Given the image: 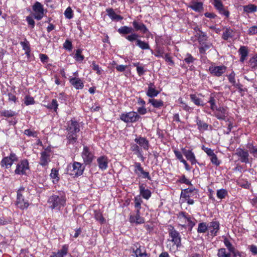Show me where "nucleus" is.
Masks as SVG:
<instances>
[{
    "instance_id": "obj_63",
    "label": "nucleus",
    "mask_w": 257,
    "mask_h": 257,
    "mask_svg": "<svg viewBox=\"0 0 257 257\" xmlns=\"http://www.w3.org/2000/svg\"><path fill=\"white\" fill-rule=\"evenodd\" d=\"M24 134L28 136H29V137H36L37 135H36V132H33L31 130H29V129H27V130H26L24 132Z\"/></svg>"
},
{
    "instance_id": "obj_18",
    "label": "nucleus",
    "mask_w": 257,
    "mask_h": 257,
    "mask_svg": "<svg viewBox=\"0 0 257 257\" xmlns=\"http://www.w3.org/2000/svg\"><path fill=\"white\" fill-rule=\"evenodd\" d=\"M182 152L183 154L186 157V159L189 161L192 165L197 163L195 155L191 150L182 148Z\"/></svg>"
},
{
    "instance_id": "obj_8",
    "label": "nucleus",
    "mask_w": 257,
    "mask_h": 257,
    "mask_svg": "<svg viewBox=\"0 0 257 257\" xmlns=\"http://www.w3.org/2000/svg\"><path fill=\"white\" fill-rule=\"evenodd\" d=\"M169 234L171 238V240L174 242V244L177 247H180L181 246V238L180 233L172 227V229L169 230Z\"/></svg>"
},
{
    "instance_id": "obj_54",
    "label": "nucleus",
    "mask_w": 257,
    "mask_h": 257,
    "mask_svg": "<svg viewBox=\"0 0 257 257\" xmlns=\"http://www.w3.org/2000/svg\"><path fill=\"white\" fill-rule=\"evenodd\" d=\"M26 21L28 22V25L31 27V28H34L35 25V22L32 16H29L26 17Z\"/></svg>"
},
{
    "instance_id": "obj_38",
    "label": "nucleus",
    "mask_w": 257,
    "mask_h": 257,
    "mask_svg": "<svg viewBox=\"0 0 257 257\" xmlns=\"http://www.w3.org/2000/svg\"><path fill=\"white\" fill-rule=\"evenodd\" d=\"M208 229V224L205 222H201L198 224L197 232L198 233H205Z\"/></svg>"
},
{
    "instance_id": "obj_58",
    "label": "nucleus",
    "mask_w": 257,
    "mask_h": 257,
    "mask_svg": "<svg viewBox=\"0 0 257 257\" xmlns=\"http://www.w3.org/2000/svg\"><path fill=\"white\" fill-rule=\"evenodd\" d=\"M210 160L212 164L216 166H218L220 164V162L218 161L217 156L214 154L213 156L210 157Z\"/></svg>"
},
{
    "instance_id": "obj_2",
    "label": "nucleus",
    "mask_w": 257,
    "mask_h": 257,
    "mask_svg": "<svg viewBox=\"0 0 257 257\" xmlns=\"http://www.w3.org/2000/svg\"><path fill=\"white\" fill-rule=\"evenodd\" d=\"M85 166L77 162H74L72 165L68 166L67 173L71 176L78 177L82 175Z\"/></svg>"
},
{
    "instance_id": "obj_26",
    "label": "nucleus",
    "mask_w": 257,
    "mask_h": 257,
    "mask_svg": "<svg viewBox=\"0 0 257 257\" xmlns=\"http://www.w3.org/2000/svg\"><path fill=\"white\" fill-rule=\"evenodd\" d=\"M130 221L131 223L137 224H142L145 222L144 218L141 217L140 214H136V216L131 215Z\"/></svg>"
},
{
    "instance_id": "obj_11",
    "label": "nucleus",
    "mask_w": 257,
    "mask_h": 257,
    "mask_svg": "<svg viewBox=\"0 0 257 257\" xmlns=\"http://www.w3.org/2000/svg\"><path fill=\"white\" fill-rule=\"evenodd\" d=\"M228 115V111L226 107H219L216 108L214 116L219 120H226Z\"/></svg>"
},
{
    "instance_id": "obj_40",
    "label": "nucleus",
    "mask_w": 257,
    "mask_h": 257,
    "mask_svg": "<svg viewBox=\"0 0 257 257\" xmlns=\"http://www.w3.org/2000/svg\"><path fill=\"white\" fill-rule=\"evenodd\" d=\"M198 33L197 32L198 35V39L200 43L205 41L207 40V37L204 32H203L200 30L198 29Z\"/></svg>"
},
{
    "instance_id": "obj_23",
    "label": "nucleus",
    "mask_w": 257,
    "mask_h": 257,
    "mask_svg": "<svg viewBox=\"0 0 257 257\" xmlns=\"http://www.w3.org/2000/svg\"><path fill=\"white\" fill-rule=\"evenodd\" d=\"M106 12L107 13L108 17L112 21H119L122 20L123 18L120 15H117L114 11L113 9L109 8L106 10Z\"/></svg>"
},
{
    "instance_id": "obj_9",
    "label": "nucleus",
    "mask_w": 257,
    "mask_h": 257,
    "mask_svg": "<svg viewBox=\"0 0 257 257\" xmlns=\"http://www.w3.org/2000/svg\"><path fill=\"white\" fill-rule=\"evenodd\" d=\"M82 157L86 165H89L91 163L94 158L93 154L89 151L88 147H83L82 153Z\"/></svg>"
},
{
    "instance_id": "obj_30",
    "label": "nucleus",
    "mask_w": 257,
    "mask_h": 257,
    "mask_svg": "<svg viewBox=\"0 0 257 257\" xmlns=\"http://www.w3.org/2000/svg\"><path fill=\"white\" fill-rule=\"evenodd\" d=\"M68 251V246L67 245H64L62 248L59 250L56 253L54 254L56 257H64L66 255Z\"/></svg>"
},
{
    "instance_id": "obj_41",
    "label": "nucleus",
    "mask_w": 257,
    "mask_h": 257,
    "mask_svg": "<svg viewBox=\"0 0 257 257\" xmlns=\"http://www.w3.org/2000/svg\"><path fill=\"white\" fill-rule=\"evenodd\" d=\"M130 34L131 35L125 36V39L130 42L136 41V44L137 41L139 40L138 39L139 37V35L136 33H134V32H132Z\"/></svg>"
},
{
    "instance_id": "obj_12",
    "label": "nucleus",
    "mask_w": 257,
    "mask_h": 257,
    "mask_svg": "<svg viewBox=\"0 0 257 257\" xmlns=\"http://www.w3.org/2000/svg\"><path fill=\"white\" fill-rule=\"evenodd\" d=\"M50 161V152L45 150L41 153V157L39 162L40 165L43 167L46 166Z\"/></svg>"
},
{
    "instance_id": "obj_34",
    "label": "nucleus",
    "mask_w": 257,
    "mask_h": 257,
    "mask_svg": "<svg viewBox=\"0 0 257 257\" xmlns=\"http://www.w3.org/2000/svg\"><path fill=\"white\" fill-rule=\"evenodd\" d=\"M190 97L191 100L196 105L198 106H203L204 103L203 101L200 98L197 97L195 94H190Z\"/></svg>"
},
{
    "instance_id": "obj_27",
    "label": "nucleus",
    "mask_w": 257,
    "mask_h": 257,
    "mask_svg": "<svg viewBox=\"0 0 257 257\" xmlns=\"http://www.w3.org/2000/svg\"><path fill=\"white\" fill-rule=\"evenodd\" d=\"M117 32L121 35H125L134 32V29L128 26H122L117 30Z\"/></svg>"
},
{
    "instance_id": "obj_5",
    "label": "nucleus",
    "mask_w": 257,
    "mask_h": 257,
    "mask_svg": "<svg viewBox=\"0 0 257 257\" xmlns=\"http://www.w3.org/2000/svg\"><path fill=\"white\" fill-rule=\"evenodd\" d=\"M198 190L194 188H188L182 190L180 199L197 198L198 197Z\"/></svg>"
},
{
    "instance_id": "obj_60",
    "label": "nucleus",
    "mask_w": 257,
    "mask_h": 257,
    "mask_svg": "<svg viewBox=\"0 0 257 257\" xmlns=\"http://www.w3.org/2000/svg\"><path fill=\"white\" fill-rule=\"evenodd\" d=\"M20 44L23 47V49L25 51H28L29 49H30V45H29V42L27 41H24V42H21Z\"/></svg>"
},
{
    "instance_id": "obj_51",
    "label": "nucleus",
    "mask_w": 257,
    "mask_h": 257,
    "mask_svg": "<svg viewBox=\"0 0 257 257\" xmlns=\"http://www.w3.org/2000/svg\"><path fill=\"white\" fill-rule=\"evenodd\" d=\"M81 53H82L81 49H79L76 50V52L75 53V58L77 61H82L84 59V57L83 55H81Z\"/></svg>"
},
{
    "instance_id": "obj_39",
    "label": "nucleus",
    "mask_w": 257,
    "mask_h": 257,
    "mask_svg": "<svg viewBox=\"0 0 257 257\" xmlns=\"http://www.w3.org/2000/svg\"><path fill=\"white\" fill-rule=\"evenodd\" d=\"M217 256L218 257H231L230 251L227 252L224 248H221L218 250Z\"/></svg>"
},
{
    "instance_id": "obj_3",
    "label": "nucleus",
    "mask_w": 257,
    "mask_h": 257,
    "mask_svg": "<svg viewBox=\"0 0 257 257\" xmlns=\"http://www.w3.org/2000/svg\"><path fill=\"white\" fill-rule=\"evenodd\" d=\"M25 188L21 187L17 191L16 205L21 209H26L29 206L28 201L25 199L22 194Z\"/></svg>"
},
{
    "instance_id": "obj_37",
    "label": "nucleus",
    "mask_w": 257,
    "mask_h": 257,
    "mask_svg": "<svg viewBox=\"0 0 257 257\" xmlns=\"http://www.w3.org/2000/svg\"><path fill=\"white\" fill-rule=\"evenodd\" d=\"M249 66L253 69L257 68V54L254 55L249 60Z\"/></svg>"
},
{
    "instance_id": "obj_20",
    "label": "nucleus",
    "mask_w": 257,
    "mask_h": 257,
    "mask_svg": "<svg viewBox=\"0 0 257 257\" xmlns=\"http://www.w3.org/2000/svg\"><path fill=\"white\" fill-rule=\"evenodd\" d=\"M135 142L139 144L144 150H148L149 149V141L144 137H140L135 139Z\"/></svg>"
},
{
    "instance_id": "obj_4",
    "label": "nucleus",
    "mask_w": 257,
    "mask_h": 257,
    "mask_svg": "<svg viewBox=\"0 0 257 257\" xmlns=\"http://www.w3.org/2000/svg\"><path fill=\"white\" fill-rule=\"evenodd\" d=\"M141 116L135 111H131L126 113H122L120 118L125 122H135L139 120Z\"/></svg>"
},
{
    "instance_id": "obj_44",
    "label": "nucleus",
    "mask_w": 257,
    "mask_h": 257,
    "mask_svg": "<svg viewBox=\"0 0 257 257\" xmlns=\"http://www.w3.org/2000/svg\"><path fill=\"white\" fill-rule=\"evenodd\" d=\"M67 137L69 144H74L77 140V135L75 134L68 133Z\"/></svg>"
},
{
    "instance_id": "obj_10",
    "label": "nucleus",
    "mask_w": 257,
    "mask_h": 257,
    "mask_svg": "<svg viewBox=\"0 0 257 257\" xmlns=\"http://www.w3.org/2000/svg\"><path fill=\"white\" fill-rule=\"evenodd\" d=\"M28 169V161L27 160H23L17 165L15 173L19 175H24L26 173V170Z\"/></svg>"
},
{
    "instance_id": "obj_45",
    "label": "nucleus",
    "mask_w": 257,
    "mask_h": 257,
    "mask_svg": "<svg viewBox=\"0 0 257 257\" xmlns=\"http://www.w3.org/2000/svg\"><path fill=\"white\" fill-rule=\"evenodd\" d=\"M191 8L195 11H200L203 9V4L201 2H194Z\"/></svg>"
},
{
    "instance_id": "obj_47",
    "label": "nucleus",
    "mask_w": 257,
    "mask_h": 257,
    "mask_svg": "<svg viewBox=\"0 0 257 257\" xmlns=\"http://www.w3.org/2000/svg\"><path fill=\"white\" fill-rule=\"evenodd\" d=\"M58 104L56 99H53L50 104H48L47 108L51 109H54L55 111H57L58 108Z\"/></svg>"
},
{
    "instance_id": "obj_29",
    "label": "nucleus",
    "mask_w": 257,
    "mask_h": 257,
    "mask_svg": "<svg viewBox=\"0 0 257 257\" xmlns=\"http://www.w3.org/2000/svg\"><path fill=\"white\" fill-rule=\"evenodd\" d=\"M149 102L151 103V104L155 108H160L163 106L164 105V102L162 100H158L155 99H149Z\"/></svg>"
},
{
    "instance_id": "obj_31",
    "label": "nucleus",
    "mask_w": 257,
    "mask_h": 257,
    "mask_svg": "<svg viewBox=\"0 0 257 257\" xmlns=\"http://www.w3.org/2000/svg\"><path fill=\"white\" fill-rule=\"evenodd\" d=\"M136 46H138L142 50H150V47L148 42L142 41L139 39L137 41Z\"/></svg>"
},
{
    "instance_id": "obj_59",
    "label": "nucleus",
    "mask_w": 257,
    "mask_h": 257,
    "mask_svg": "<svg viewBox=\"0 0 257 257\" xmlns=\"http://www.w3.org/2000/svg\"><path fill=\"white\" fill-rule=\"evenodd\" d=\"M179 182L181 183H185L188 185H192L191 182L187 179L185 175H183L179 180Z\"/></svg>"
},
{
    "instance_id": "obj_64",
    "label": "nucleus",
    "mask_w": 257,
    "mask_h": 257,
    "mask_svg": "<svg viewBox=\"0 0 257 257\" xmlns=\"http://www.w3.org/2000/svg\"><path fill=\"white\" fill-rule=\"evenodd\" d=\"M249 35H252L257 33V26H254L250 27L248 31Z\"/></svg>"
},
{
    "instance_id": "obj_15",
    "label": "nucleus",
    "mask_w": 257,
    "mask_h": 257,
    "mask_svg": "<svg viewBox=\"0 0 257 257\" xmlns=\"http://www.w3.org/2000/svg\"><path fill=\"white\" fill-rule=\"evenodd\" d=\"M236 155L240 157L242 163L247 164L249 162V154L247 151L239 148L237 150Z\"/></svg>"
},
{
    "instance_id": "obj_49",
    "label": "nucleus",
    "mask_w": 257,
    "mask_h": 257,
    "mask_svg": "<svg viewBox=\"0 0 257 257\" xmlns=\"http://www.w3.org/2000/svg\"><path fill=\"white\" fill-rule=\"evenodd\" d=\"M227 194V191L223 189L218 190L217 191V196L221 199L224 198Z\"/></svg>"
},
{
    "instance_id": "obj_14",
    "label": "nucleus",
    "mask_w": 257,
    "mask_h": 257,
    "mask_svg": "<svg viewBox=\"0 0 257 257\" xmlns=\"http://www.w3.org/2000/svg\"><path fill=\"white\" fill-rule=\"evenodd\" d=\"M17 160V157L14 153L11 154L10 157H5L2 161L1 164L2 166H5L9 168L11 167L14 161Z\"/></svg>"
},
{
    "instance_id": "obj_42",
    "label": "nucleus",
    "mask_w": 257,
    "mask_h": 257,
    "mask_svg": "<svg viewBox=\"0 0 257 257\" xmlns=\"http://www.w3.org/2000/svg\"><path fill=\"white\" fill-rule=\"evenodd\" d=\"M0 114L2 116L10 117L16 114V113L12 110H4L1 111Z\"/></svg>"
},
{
    "instance_id": "obj_61",
    "label": "nucleus",
    "mask_w": 257,
    "mask_h": 257,
    "mask_svg": "<svg viewBox=\"0 0 257 257\" xmlns=\"http://www.w3.org/2000/svg\"><path fill=\"white\" fill-rule=\"evenodd\" d=\"M228 77L229 81L233 85H235V83H236L235 80V73L234 72H231Z\"/></svg>"
},
{
    "instance_id": "obj_62",
    "label": "nucleus",
    "mask_w": 257,
    "mask_h": 257,
    "mask_svg": "<svg viewBox=\"0 0 257 257\" xmlns=\"http://www.w3.org/2000/svg\"><path fill=\"white\" fill-rule=\"evenodd\" d=\"M202 149L207 154V155L210 157L213 156V155L214 154L213 151L210 148H206L203 146Z\"/></svg>"
},
{
    "instance_id": "obj_55",
    "label": "nucleus",
    "mask_w": 257,
    "mask_h": 257,
    "mask_svg": "<svg viewBox=\"0 0 257 257\" xmlns=\"http://www.w3.org/2000/svg\"><path fill=\"white\" fill-rule=\"evenodd\" d=\"M213 4L215 8L218 11L223 7V5L220 0H214Z\"/></svg>"
},
{
    "instance_id": "obj_1",
    "label": "nucleus",
    "mask_w": 257,
    "mask_h": 257,
    "mask_svg": "<svg viewBox=\"0 0 257 257\" xmlns=\"http://www.w3.org/2000/svg\"><path fill=\"white\" fill-rule=\"evenodd\" d=\"M48 202L52 209L56 208L60 209L61 207L65 205L66 199L63 195H54L49 197Z\"/></svg>"
},
{
    "instance_id": "obj_6",
    "label": "nucleus",
    "mask_w": 257,
    "mask_h": 257,
    "mask_svg": "<svg viewBox=\"0 0 257 257\" xmlns=\"http://www.w3.org/2000/svg\"><path fill=\"white\" fill-rule=\"evenodd\" d=\"M134 167V172L136 175H137L138 177L147 178L149 180H151V178L150 176L149 173L144 170L140 163L136 162L135 163Z\"/></svg>"
},
{
    "instance_id": "obj_21",
    "label": "nucleus",
    "mask_w": 257,
    "mask_h": 257,
    "mask_svg": "<svg viewBox=\"0 0 257 257\" xmlns=\"http://www.w3.org/2000/svg\"><path fill=\"white\" fill-rule=\"evenodd\" d=\"M159 92L156 89V87L153 83L149 84L148 91H147V95L151 98L156 97L158 95Z\"/></svg>"
},
{
    "instance_id": "obj_56",
    "label": "nucleus",
    "mask_w": 257,
    "mask_h": 257,
    "mask_svg": "<svg viewBox=\"0 0 257 257\" xmlns=\"http://www.w3.org/2000/svg\"><path fill=\"white\" fill-rule=\"evenodd\" d=\"M63 47L68 50H71L72 49V45L70 41L66 40L63 44Z\"/></svg>"
},
{
    "instance_id": "obj_24",
    "label": "nucleus",
    "mask_w": 257,
    "mask_h": 257,
    "mask_svg": "<svg viewBox=\"0 0 257 257\" xmlns=\"http://www.w3.org/2000/svg\"><path fill=\"white\" fill-rule=\"evenodd\" d=\"M70 82L76 89H81L84 87L82 81L78 78H70Z\"/></svg>"
},
{
    "instance_id": "obj_16",
    "label": "nucleus",
    "mask_w": 257,
    "mask_h": 257,
    "mask_svg": "<svg viewBox=\"0 0 257 257\" xmlns=\"http://www.w3.org/2000/svg\"><path fill=\"white\" fill-rule=\"evenodd\" d=\"M219 229V223L218 221H212L208 223V230L210 234L212 236L217 235V233Z\"/></svg>"
},
{
    "instance_id": "obj_36",
    "label": "nucleus",
    "mask_w": 257,
    "mask_h": 257,
    "mask_svg": "<svg viewBox=\"0 0 257 257\" xmlns=\"http://www.w3.org/2000/svg\"><path fill=\"white\" fill-rule=\"evenodd\" d=\"M243 10L248 13H253L257 11V7L252 4L248 5L243 7Z\"/></svg>"
},
{
    "instance_id": "obj_7",
    "label": "nucleus",
    "mask_w": 257,
    "mask_h": 257,
    "mask_svg": "<svg viewBox=\"0 0 257 257\" xmlns=\"http://www.w3.org/2000/svg\"><path fill=\"white\" fill-rule=\"evenodd\" d=\"M226 70V67L224 65L210 66L208 71L213 76L220 77L224 73Z\"/></svg>"
},
{
    "instance_id": "obj_17",
    "label": "nucleus",
    "mask_w": 257,
    "mask_h": 257,
    "mask_svg": "<svg viewBox=\"0 0 257 257\" xmlns=\"http://www.w3.org/2000/svg\"><path fill=\"white\" fill-rule=\"evenodd\" d=\"M68 133L77 134L80 131L79 123L76 121L71 120L67 128Z\"/></svg>"
},
{
    "instance_id": "obj_32",
    "label": "nucleus",
    "mask_w": 257,
    "mask_h": 257,
    "mask_svg": "<svg viewBox=\"0 0 257 257\" xmlns=\"http://www.w3.org/2000/svg\"><path fill=\"white\" fill-rule=\"evenodd\" d=\"M196 123L199 130L206 131L208 130V125L206 122L199 119L198 117H196Z\"/></svg>"
},
{
    "instance_id": "obj_35",
    "label": "nucleus",
    "mask_w": 257,
    "mask_h": 257,
    "mask_svg": "<svg viewBox=\"0 0 257 257\" xmlns=\"http://www.w3.org/2000/svg\"><path fill=\"white\" fill-rule=\"evenodd\" d=\"M33 10L35 12V13H44L43 6L38 2H37L33 6Z\"/></svg>"
},
{
    "instance_id": "obj_25",
    "label": "nucleus",
    "mask_w": 257,
    "mask_h": 257,
    "mask_svg": "<svg viewBox=\"0 0 257 257\" xmlns=\"http://www.w3.org/2000/svg\"><path fill=\"white\" fill-rule=\"evenodd\" d=\"M238 53L240 55V61L243 62L248 54V50L246 46H240L238 50Z\"/></svg>"
},
{
    "instance_id": "obj_28",
    "label": "nucleus",
    "mask_w": 257,
    "mask_h": 257,
    "mask_svg": "<svg viewBox=\"0 0 257 257\" xmlns=\"http://www.w3.org/2000/svg\"><path fill=\"white\" fill-rule=\"evenodd\" d=\"M224 32L223 33L222 38L224 40H227L229 38L233 37V30L229 27L224 28Z\"/></svg>"
},
{
    "instance_id": "obj_33",
    "label": "nucleus",
    "mask_w": 257,
    "mask_h": 257,
    "mask_svg": "<svg viewBox=\"0 0 257 257\" xmlns=\"http://www.w3.org/2000/svg\"><path fill=\"white\" fill-rule=\"evenodd\" d=\"M201 46L199 48V52L200 54H205L207 50L209 49L212 46L210 43H204L202 42Z\"/></svg>"
},
{
    "instance_id": "obj_57",
    "label": "nucleus",
    "mask_w": 257,
    "mask_h": 257,
    "mask_svg": "<svg viewBox=\"0 0 257 257\" xmlns=\"http://www.w3.org/2000/svg\"><path fill=\"white\" fill-rule=\"evenodd\" d=\"M195 60V59L192 56V55L189 53L187 54L186 57L184 59V61L187 64L193 63Z\"/></svg>"
},
{
    "instance_id": "obj_19",
    "label": "nucleus",
    "mask_w": 257,
    "mask_h": 257,
    "mask_svg": "<svg viewBox=\"0 0 257 257\" xmlns=\"http://www.w3.org/2000/svg\"><path fill=\"white\" fill-rule=\"evenodd\" d=\"M97 162L99 169L102 171L105 170L108 167V159L107 157L101 156L97 159Z\"/></svg>"
},
{
    "instance_id": "obj_43",
    "label": "nucleus",
    "mask_w": 257,
    "mask_h": 257,
    "mask_svg": "<svg viewBox=\"0 0 257 257\" xmlns=\"http://www.w3.org/2000/svg\"><path fill=\"white\" fill-rule=\"evenodd\" d=\"M94 213V217L96 220L98 221L101 224H103L105 222V219L101 212L95 211Z\"/></svg>"
},
{
    "instance_id": "obj_53",
    "label": "nucleus",
    "mask_w": 257,
    "mask_h": 257,
    "mask_svg": "<svg viewBox=\"0 0 257 257\" xmlns=\"http://www.w3.org/2000/svg\"><path fill=\"white\" fill-rule=\"evenodd\" d=\"M208 102L210 104V108L212 110H216V108H218L216 105V101L214 98L212 96H211L209 98Z\"/></svg>"
},
{
    "instance_id": "obj_48",
    "label": "nucleus",
    "mask_w": 257,
    "mask_h": 257,
    "mask_svg": "<svg viewBox=\"0 0 257 257\" xmlns=\"http://www.w3.org/2000/svg\"><path fill=\"white\" fill-rule=\"evenodd\" d=\"M58 175V171L55 168H53L51 170V172L50 175L51 178L55 179L56 181L58 182L59 180V177Z\"/></svg>"
},
{
    "instance_id": "obj_50",
    "label": "nucleus",
    "mask_w": 257,
    "mask_h": 257,
    "mask_svg": "<svg viewBox=\"0 0 257 257\" xmlns=\"http://www.w3.org/2000/svg\"><path fill=\"white\" fill-rule=\"evenodd\" d=\"M64 15L65 17L68 19H71L73 18V11L70 7H68L65 11Z\"/></svg>"
},
{
    "instance_id": "obj_52",
    "label": "nucleus",
    "mask_w": 257,
    "mask_h": 257,
    "mask_svg": "<svg viewBox=\"0 0 257 257\" xmlns=\"http://www.w3.org/2000/svg\"><path fill=\"white\" fill-rule=\"evenodd\" d=\"M223 241L225 245L230 252L234 248V247L232 246L231 243L229 241V240L227 238L225 237Z\"/></svg>"
},
{
    "instance_id": "obj_22",
    "label": "nucleus",
    "mask_w": 257,
    "mask_h": 257,
    "mask_svg": "<svg viewBox=\"0 0 257 257\" xmlns=\"http://www.w3.org/2000/svg\"><path fill=\"white\" fill-rule=\"evenodd\" d=\"M139 190L140 195L143 198L148 200L151 196L152 193L151 191L148 189H146L143 184H140Z\"/></svg>"
},
{
    "instance_id": "obj_46",
    "label": "nucleus",
    "mask_w": 257,
    "mask_h": 257,
    "mask_svg": "<svg viewBox=\"0 0 257 257\" xmlns=\"http://www.w3.org/2000/svg\"><path fill=\"white\" fill-rule=\"evenodd\" d=\"M24 103L26 105L34 104L35 103L34 99L30 95H26L24 97Z\"/></svg>"
},
{
    "instance_id": "obj_13",
    "label": "nucleus",
    "mask_w": 257,
    "mask_h": 257,
    "mask_svg": "<svg viewBox=\"0 0 257 257\" xmlns=\"http://www.w3.org/2000/svg\"><path fill=\"white\" fill-rule=\"evenodd\" d=\"M132 24L134 30L136 31H140L143 34H145L149 32L148 29L146 26L142 22L134 20L132 22Z\"/></svg>"
}]
</instances>
